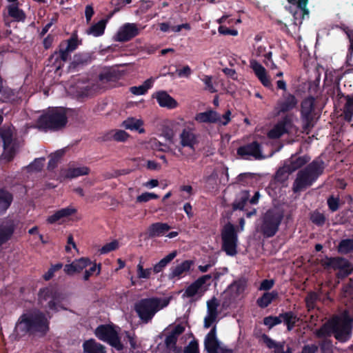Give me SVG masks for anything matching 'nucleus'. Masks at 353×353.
<instances>
[{
	"label": "nucleus",
	"mask_w": 353,
	"mask_h": 353,
	"mask_svg": "<svg viewBox=\"0 0 353 353\" xmlns=\"http://www.w3.org/2000/svg\"><path fill=\"white\" fill-rule=\"evenodd\" d=\"M338 252L347 254L353 251V238L341 240L337 247Z\"/></svg>",
	"instance_id": "c03bdc74"
},
{
	"label": "nucleus",
	"mask_w": 353,
	"mask_h": 353,
	"mask_svg": "<svg viewBox=\"0 0 353 353\" xmlns=\"http://www.w3.org/2000/svg\"><path fill=\"white\" fill-rule=\"evenodd\" d=\"M100 81L103 82H115L118 81L121 77V74L116 70H108L101 72L99 76Z\"/></svg>",
	"instance_id": "79ce46f5"
},
{
	"label": "nucleus",
	"mask_w": 353,
	"mask_h": 353,
	"mask_svg": "<svg viewBox=\"0 0 353 353\" xmlns=\"http://www.w3.org/2000/svg\"><path fill=\"white\" fill-rule=\"evenodd\" d=\"M79 44L77 35H72L69 39L61 42L59 50L50 55V60L55 58V62H57L59 59L63 62L67 61L70 58L71 52L77 48Z\"/></svg>",
	"instance_id": "f8f14e48"
},
{
	"label": "nucleus",
	"mask_w": 353,
	"mask_h": 353,
	"mask_svg": "<svg viewBox=\"0 0 353 353\" xmlns=\"http://www.w3.org/2000/svg\"><path fill=\"white\" fill-rule=\"evenodd\" d=\"M310 221L317 226H322L325 224L326 218L325 215L316 210L310 213Z\"/></svg>",
	"instance_id": "09e8293b"
},
{
	"label": "nucleus",
	"mask_w": 353,
	"mask_h": 353,
	"mask_svg": "<svg viewBox=\"0 0 353 353\" xmlns=\"http://www.w3.org/2000/svg\"><path fill=\"white\" fill-rule=\"evenodd\" d=\"M292 126L291 118L286 115L283 117L268 134L270 139H279L282 135L289 132V128Z\"/></svg>",
	"instance_id": "f3484780"
},
{
	"label": "nucleus",
	"mask_w": 353,
	"mask_h": 353,
	"mask_svg": "<svg viewBox=\"0 0 353 353\" xmlns=\"http://www.w3.org/2000/svg\"><path fill=\"white\" fill-rule=\"evenodd\" d=\"M129 137V134L124 130H119L113 135V138L117 141H125Z\"/></svg>",
	"instance_id": "774afa93"
},
{
	"label": "nucleus",
	"mask_w": 353,
	"mask_h": 353,
	"mask_svg": "<svg viewBox=\"0 0 353 353\" xmlns=\"http://www.w3.org/2000/svg\"><path fill=\"white\" fill-rule=\"evenodd\" d=\"M140 30L136 23H126L120 28L115 35V40L119 42H127L138 36Z\"/></svg>",
	"instance_id": "4468645a"
},
{
	"label": "nucleus",
	"mask_w": 353,
	"mask_h": 353,
	"mask_svg": "<svg viewBox=\"0 0 353 353\" xmlns=\"http://www.w3.org/2000/svg\"><path fill=\"white\" fill-rule=\"evenodd\" d=\"M281 322L280 314L278 316H268L263 319V324L268 326L269 329H272L275 325L281 323Z\"/></svg>",
	"instance_id": "603ef678"
},
{
	"label": "nucleus",
	"mask_w": 353,
	"mask_h": 353,
	"mask_svg": "<svg viewBox=\"0 0 353 353\" xmlns=\"http://www.w3.org/2000/svg\"><path fill=\"white\" fill-rule=\"evenodd\" d=\"M154 80L150 78L145 80L143 83L139 86L130 87V92L134 95H143L145 94L148 90L151 88L153 85Z\"/></svg>",
	"instance_id": "ea45409f"
},
{
	"label": "nucleus",
	"mask_w": 353,
	"mask_h": 353,
	"mask_svg": "<svg viewBox=\"0 0 353 353\" xmlns=\"http://www.w3.org/2000/svg\"><path fill=\"white\" fill-rule=\"evenodd\" d=\"M50 323L46 314L39 310L23 313L16 322L13 335L17 340L26 336L43 337L50 331Z\"/></svg>",
	"instance_id": "f257e3e1"
},
{
	"label": "nucleus",
	"mask_w": 353,
	"mask_h": 353,
	"mask_svg": "<svg viewBox=\"0 0 353 353\" xmlns=\"http://www.w3.org/2000/svg\"><path fill=\"white\" fill-rule=\"evenodd\" d=\"M93 54L90 52H79L75 54L71 63V66L74 68L83 67L91 63L93 60Z\"/></svg>",
	"instance_id": "c85d7f7f"
},
{
	"label": "nucleus",
	"mask_w": 353,
	"mask_h": 353,
	"mask_svg": "<svg viewBox=\"0 0 353 353\" xmlns=\"http://www.w3.org/2000/svg\"><path fill=\"white\" fill-rule=\"evenodd\" d=\"M180 145L183 148H189L193 152L195 146L199 143V134L194 132V130L188 127L182 130L179 134Z\"/></svg>",
	"instance_id": "2eb2a0df"
},
{
	"label": "nucleus",
	"mask_w": 353,
	"mask_h": 353,
	"mask_svg": "<svg viewBox=\"0 0 353 353\" xmlns=\"http://www.w3.org/2000/svg\"><path fill=\"white\" fill-rule=\"evenodd\" d=\"M63 155V150H57L54 154L50 156V159L48 163V170L51 171L57 167L58 163Z\"/></svg>",
	"instance_id": "49530a36"
},
{
	"label": "nucleus",
	"mask_w": 353,
	"mask_h": 353,
	"mask_svg": "<svg viewBox=\"0 0 353 353\" xmlns=\"http://www.w3.org/2000/svg\"><path fill=\"white\" fill-rule=\"evenodd\" d=\"M16 227L17 223L12 219H6L0 223V247L11 239Z\"/></svg>",
	"instance_id": "a211bd4d"
},
{
	"label": "nucleus",
	"mask_w": 353,
	"mask_h": 353,
	"mask_svg": "<svg viewBox=\"0 0 353 353\" xmlns=\"http://www.w3.org/2000/svg\"><path fill=\"white\" fill-rule=\"evenodd\" d=\"M222 250L228 256L237 254L238 235L234 225L226 223L221 231Z\"/></svg>",
	"instance_id": "6e6552de"
},
{
	"label": "nucleus",
	"mask_w": 353,
	"mask_h": 353,
	"mask_svg": "<svg viewBox=\"0 0 353 353\" xmlns=\"http://www.w3.org/2000/svg\"><path fill=\"white\" fill-rule=\"evenodd\" d=\"M3 153L2 154V157L4 159H6L8 162H10L14 158L16 154V148L15 145L9 146L8 148H3Z\"/></svg>",
	"instance_id": "bf43d9fd"
},
{
	"label": "nucleus",
	"mask_w": 353,
	"mask_h": 353,
	"mask_svg": "<svg viewBox=\"0 0 353 353\" xmlns=\"http://www.w3.org/2000/svg\"><path fill=\"white\" fill-rule=\"evenodd\" d=\"M159 196L153 192H144L137 197V203H145L152 199H157Z\"/></svg>",
	"instance_id": "13d9d810"
},
{
	"label": "nucleus",
	"mask_w": 353,
	"mask_h": 353,
	"mask_svg": "<svg viewBox=\"0 0 353 353\" xmlns=\"http://www.w3.org/2000/svg\"><path fill=\"white\" fill-rule=\"evenodd\" d=\"M39 297L41 301H48L47 307L54 312H57L58 306L63 300V296L61 292L54 287H46L40 289Z\"/></svg>",
	"instance_id": "9b49d317"
},
{
	"label": "nucleus",
	"mask_w": 353,
	"mask_h": 353,
	"mask_svg": "<svg viewBox=\"0 0 353 353\" xmlns=\"http://www.w3.org/2000/svg\"><path fill=\"white\" fill-rule=\"evenodd\" d=\"M316 99L313 96H309L303 99L301 103V120L303 129L310 130L314 127L315 119Z\"/></svg>",
	"instance_id": "9d476101"
},
{
	"label": "nucleus",
	"mask_w": 353,
	"mask_h": 353,
	"mask_svg": "<svg viewBox=\"0 0 353 353\" xmlns=\"http://www.w3.org/2000/svg\"><path fill=\"white\" fill-rule=\"evenodd\" d=\"M261 337L263 342L265 344V345L269 349L274 348V351H276L278 349H282V344L283 343V342H276L266 334H263Z\"/></svg>",
	"instance_id": "8fccbe9b"
},
{
	"label": "nucleus",
	"mask_w": 353,
	"mask_h": 353,
	"mask_svg": "<svg viewBox=\"0 0 353 353\" xmlns=\"http://www.w3.org/2000/svg\"><path fill=\"white\" fill-rule=\"evenodd\" d=\"M192 265L193 261L192 260H185L175 267L172 268L169 274L170 279L181 276L183 273L188 272L190 270Z\"/></svg>",
	"instance_id": "2f4dec72"
},
{
	"label": "nucleus",
	"mask_w": 353,
	"mask_h": 353,
	"mask_svg": "<svg viewBox=\"0 0 353 353\" xmlns=\"http://www.w3.org/2000/svg\"><path fill=\"white\" fill-rule=\"evenodd\" d=\"M67 123L68 117L65 109L58 107L48 109L37 121L40 128L54 131L62 129Z\"/></svg>",
	"instance_id": "20e7f679"
},
{
	"label": "nucleus",
	"mask_w": 353,
	"mask_h": 353,
	"mask_svg": "<svg viewBox=\"0 0 353 353\" xmlns=\"http://www.w3.org/2000/svg\"><path fill=\"white\" fill-rule=\"evenodd\" d=\"M177 252L172 251L169 254L161 259L153 267V272L158 274L163 270V269L176 256Z\"/></svg>",
	"instance_id": "e433bc0d"
},
{
	"label": "nucleus",
	"mask_w": 353,
	"mask_h": 353,
	"mask_svg": "<svg viewBox=\"0 0 353 353\" xmlns=\"http://www.w3.org/2000/svg\"><path fill=\"white\" fill-rule=\"evenodd\" d=\"M219 303L215 297H213L210 301H208V314L218 315L217 307Z\"/></svg>",
	"instance_id": "680f3d73"
},
{
	"label": "nucleus",
	"mask_w": 353,
	"mask_h": 353,
	"mask_svg": "<svg viewBox=\"0 0 353 353\" xmlns=\"http://www.w3.org/2000/svg\"><path fill=\"white\" fill-rule=\"evenodd\" d=\"M92 264V261L89 258L82 257L79 259L74 260L72 263L67 264L64 266V272L68 275H72L74 273L80 272L84 268Z\"/></svg>",
	"instance_id": "4be33fe9"
},
{
	"label": "nucleus",
	"mask_w": 353,
	"mask_h": 353,
	"mask_svg": "<svg viewBox=\"0 0 353 353\" xmlns=\"http://www.w3.org/2000/svg\"><path fill=\"white\" fill-rule=\"evenodd\" d=\"M280 317L282 321L286 325L288 331H291L299 321L297 316L292 311L281 313Z\"/></svg>",
	"instance_id": "c9c22d12"
},
{
	"label": "nucleus",
	"mask_w": 353,
	"mask_h": 353,
	"mask_svg": "<svg viewBox=\"0 0 353 353\" xmlns=\"http://www.w3.org/2000/svg\"><path fill=\"white\" fill-rule=\"evenodd\" d=\"M338 320L340 322V324L347 327L352 330L353 327V316H351L347 311H345L341 318L338 317Z\"/></svg>",
	"instance_id": "3c124183"
},
{
	"label": "nucleus",
	"mask_w": 353,
	"mask_h": 353,
	"mask_svg": "<svg viewBox=\"0 0 353 353\" xmlns=\"http://www.w3.org/2000/svg\"><path fill=\"white\" fill-rule=\"evenodd\" d=\"M250 66L263 85L265 88H271L272 87V84L267 75V72L265 68L256 60L250 61Z\"/></svg>",
	"instance_id": "aec40b11"
},
{
	"label": "nucleus",
	"mask_w": 353,
	"mask_h": 353,
	"mask_svg": "<svg viewBox=\"0 0 353 353\" xmlns=\"http://www.w3.org/2000/svg\"><path fill=\"white\" fill-rule=\"evenodd\" d=\"M204 347L208 353H216L221 347L220 342L216 337V326H214L205 336Z\"/></svg>",
	"instance_id": "412c9836"
},
{
	"label": "nucleus",
	"mask_w": 353,
	"mask_h": 353,
	"mask_svg": "<svg viewBox=\"0 0 353 353\" xmlns=\"http://www.w3.org/2000/svg\"><path fill=\"white\" fill-rule=\"evenodd\" d=\"M319 347L322 353H331L332 351V343L330 339H323L319 343Z\"/></svg>",
	"instance_id": "e2e57ef3"
},
{
	"label": "nucleus",
	"mask_w": 353,
	"mask_h": 353,
	"mask_svg": "<svg viewBox=\"0 0 353 353\" xmlns=\"http://www.w3.org/2000/svg\"><path fill=\"white\" fill-rule=\"evenodd\" d=\"M283 97L284 100L279 101L276 108L278 114L293 110L298 103L296 97L292 94L288 93L284 95Z\"/></svg>",
	"instance_id": "5701e85b"
},
{
	"label": "nucleus",
	"mask_w": 353,
	"mask_h": 353,
	"mask_svg": "<svg viewBox=\"0 0 353 353\" xmlns=\"http://www.w3.org/2000/svg\"><path fill=\"white\" fill-rule=\"evenodd\" d=\"M319 297L316 292H310L306 296L305 299L306 307L308 312H311L316 307V303L319 300Z\"/></svg>",
	"instance_id": "a18cd8bd"
},
{
	"label": "nucleus",
	"mask_w": 353,
	"mask_h": 353,
	"mask_svg": "<svg viewBox=\"0 0 353 353\" xmlns=\"http://www.w3.org/2000/svg\"><path fill=\"white\" fill-rule=\"evenodd\" d=\"M152 97L157 99L158 104L161 108L172 110L179 105L178 102L165 90L155 92Z\"/></svg>",
	"instance_id": "6ab92c4d"
},
{
	"label": "nucleus",
	"mask_w": 353,
	"mask_h": 353,
	"mask_svg": "<svg viewBox=\"0 0 353 353\" xmlns=\"http://www.w3.org/2000/svg\"><path fill=\"white\" fill-rule=\"evenodd\" d=\"M82 347L84 353H106L105 346L97 343L94 339L85 340Z\"/></svg>",
	"instance_id": "c756f323"
},
{
	"label": "nucleus",
	"mask_w": 353,
	"mask_h": 353,
	"mask_svg": "<svg viewBox=\"0 0 353 353\" xmlns=\"http://www.w3.org/2000/svg\"><path fill=\"white\" fill-rule=\"evenodd\" d=\"M327 205L332 212H336L339 208V199L335 198L333 196L327 199Z\"/></svg>",
	"instance_id": "338daca9"
},
{
	"label": "nucleus",
	"mask_w": 353,
	"mask_h": 353,
	"mask_svg": "<svg viewBox=\"0 0 353 353\" xmlns=\"http://www.w3.org/2000/svg\"><path fill=\"white\" fill-rule=\"evenodd\" d=\"M352 330V329L341 325L338 317H334L323 324V325L316 331L315 334L318 338H323L333 335L339 342L345 343L350 339Z\"/></svg>",
	"instance_id": "39448f33"
},
{
	"label": "nucleus",
	"mask_w": 353,
	"mask_h": 353,
	"mask_svg": "<svg viewBox=\"0 0 353 353\" xmlns=\"http://www.w3.org/2000/svg\"><path fill=\"white\" fill-rule=\"evenodd\" d=\"M278 298L279 292L276 290L266 292L256 300V304L261 308H265Z\"/></svg>",
	"instance_id": "473e14b6"
},
{
	"label": "nucleus",
	"mask_w": 353,
	"mask_h": 353,
	"mask_svg": "<svg viewBox=\"0 0 353 353\" xmlns=\"http://www.w3.org/2000/svg\"><path fill=\"white\" fill-rule=\"evenodd\" d=\"M201 287L202 285L199 283V282L197 280H196L186 288L185 292L183 294V296H186L188 298L193 297L198 293L199 290Z\"/></svg>",
	"instance_id": "de8ad7c7"
},
{
	"label": "nucleus",
	"mask_w": 353,
	"mask_h": 353,
	"mask_svg": "<svg viewBox=\"0 0 353 353\" xmlns=\"http://www.w3.org/2000/svg\"><path fill=\"white\" fill-rule=\"evenodd\" d=\"M101 265L94 263L88 270H86L84 272L83 280L88 281L89 279L93 274L97 272L96 274L99 275L101 272Z\"/></svg>",
	"instance_id": "4d7b16f0"
},
{
	"label": "nucleus",
	"mask_w": 353,
	"mask_h": 353,
	"mask_svg": "<svg viewBox=\"0 0 353 353\" xmlns=\"http://www.w3.org/2000/svg\"><path fill=\"white\" fill-rule=\"evenodd\" d=\"M325 163L320 158L314 159L303 169L299 171L293 183L292 190L296 193L311 186L323 173Z\"/></svg>",
	"instance_id": "f03ea898"
},
{
	"label": "nucleus",
	"mask_w": 353,
	"mask_h": 353,
	"mask_svg": "<svg viewBox=\"0 0 353 353\" xmlns=\"http://www.w3.org/2000/svg\"><path fill=\"white\" fill-rule=\"evenodd\" d=\"M8 16L17 22H23L26 19L25 12L19 8V3H12L7 6Z\"/></svg>",
	"instance_id": "7c9ffc66"
},
{
	"label": "nucleus",
	"mask_w": 353,
	"mask_h": 353,
	"mask_svg": "<svg viewBox=\"0 0 353 353\" xmlns=\"http://www.w3.org/2000/svg\"><path fill=\"white\" fill-rule=\"evenodd\" d=\"M201 80L205 85V90L209 91L211 93H214L217 91L213 86L212 76L204 75Z\"/></svg>",
	"instance_id": "69168bd1"
},
{
	"label": "nucleus",
	"mask_w": 353,
	"mask_h": 353,
	"mask_svg": "<svg viewBox=\"0 0 353 353\" xmlns=\"http://www.w3.org/2000/svg\"><path fill=\"white\" fill-rule=\"evenodd\" d=\"M3 148L14 145L13 142L12 134L10 131H5L1 134Z\"/></svg>",
	"instance_id": "052dcab7"
},
{
	"label": "nucleus",
	"mask_w": 353,
	"mask_h": 353,
	"mask_svg": "<svg viewBox=\"0 0 353 353\" xmlns=\"http://www.w3.org/2000/svg\"><path fill=\"white\" fill-rule=\"evenodd\" d=\"M346 103L343 107L344 119L350 122L353 117V95L344 96Z\"/></svg>",
	"instance_id": "a19ab883"
},
{
	"label": "nucleus",
	"mask_w": 353,
	"mask_h": 353,
	"mask_svg": "<svg viewBox=\"0 0 353 353\" xmlns=\"http://www.w3.org/2000/svg\"><path fill=\"white\" fill-rule=\"evenodd\" d=\"M90 171V168L87 166L69 168L66 170L65 176L68 179H73L80 176L88 175Z\"/></svg>",
	"instance_id": "4c0bfd02"
},
{
	"label": "nucleus",
	"mask_w": 353,
	"mask_h": 353,
	"mask_svg": "<svg viewBox=\"0 0 353 353\" xmlns=\"http://www.w3.org/2000/svg\"><path fill=\"white\" fill-rule=\"evenodd\" d=\"M236 152L239 156L244 159H250L249 157H252L255 159H263L261 145L256 141L240 146L238 148Z\"/></svg>",
	"instance_id": "ddd939ff"
},
{
	"label": "nucleus",
	"mask_w": 353,
	"mask_h": 353,
	"mask_svg": "<svg viewBox=\"0 0 353 353\" xmlns=\"http://www.w3.org/2000/svg\"><path fill=\"white\" fill-rule=\"evenodd\" d=\"M0 94V101L2 103H10L14 101L15 92L10 88H3V83H2Z\"/></svg>",
	"instance_id": "37998d69"
},
{
	"label": "nucleus",
	"mask_w": 353,
	"mask_h": 353,
	"mask_svg": "<svg viewBox=\"0 0 353 353\" xmlns=\"http://www.w3.org/2000/svg\"><path fill=\"white\" fill-rule=\"evenodd\" d=\"M143 122L141 119L134 117H129L122 123V127L127 130L138 131L140 134L145 132V129L142 128Z\"/></svg>",
	"instance_id": "72a5a7b5"
},
{
	"label": "nucleus",
	"mask_w": 353,
	"mask_h": 353,
	"mask_svg": "<svg viewBox=\"0 0 353 353\" xmlns=\"http://www.w3.org/2000/svg\"><path fill=\"white\" fill-rule=\"evenodd\" d=\"M171 300V297L158 298L151 297L141 299L134 305V310L139 319L145 323H149L155 314L167 307Z\"/></svg>",
	"instance_id": "7ed1b4c3"
},
{
	"label": "nucleus",
	"mask_w": 353,
	"mask_h": 353,
	"mask_svg": "<svg viewBox=\"0 0 353 353\" xmlns=\"http://www.w3.org/2000/svg\"><path fill=\"white\" fill-rule=\"evenodd\" d=\"M171 229V227L166 223L157 222L151 224L147 231L149 238L162 236Z\"/></svg>",
	"instance_id": "393cba45"
},
{
	"label": "nucleus",
	"mask_w": 353,
	"mask_h": 353,
	"mask_svg": "<svg viewBox=\"0 0 353 353\" xmlns=\"http://www.w3.org/2000/svg\"><path fill=\"white\" fill-rule=\"evenodd\" d=\"M292 172H290V168L286 165L285 163H284V165L279 168L276 172L274 176V180L276 183L283 184L288 181L289 175Z\"/></svg>",
	"instance_id": "58836bf2"
},
{
	"label": "nucleus",
	"mask_w": 353,
	"mask_h": 353,
	"mask_svg": "<svg viewBox=\"0 0 353 353\" xmlns=\"http://www.w3.org/2000/svg\"><path fill=\"white\" fill-rule=\"evenodd\" d=\"M283 216V211L278 208H270L263 214L259 231L265 238H271L276 234Z\"/></svg>",
	"instance_id": "423d86ee"
},
{
	"label": "nucleus",
	"mask_w": 353,
	"mask_h": 353,
	"mask_svg": "<svg viewBox=\"0 0 353 353\" xmlns=\"http://www.w3.org/2000/svg\"><path fill=\"white\" fill-rule=\"evenodd\" d=\"M178 337L171 332L165 337V344L167 348L175 351L177 349L176 342Z\"/></svg>",
	"instance_id": "5fc2aeb1"
},
{
	"label": "nucleus",
	"mask_w": 353,
	"mask_h": 353,
	"mask_svg": "<svg viewBox=\"0 0 353 353\" xmlns=\"http://www.w3.org/2000/svg\"><path fill=\"white\" fill-rule=\"evenodd\" d=\"M152 272H153V268L144 269L141 262L137 265V277L139 279H149Z\"/></svg>",
	"instance_id": "864d4df0"
},
{
	"label": "nucleus",
	"mask_w": 353,
	"mask_h": 353,
	"mask_svg": "<svg viewBox=\"0 0 353 353\" xmlns=\"http://www.w3.org/2000/svg\"><path fill=\"white\" fill-rule=\"evenodd\" d=\"M195 120L199 123H216L221 121V116L217 112L209 110L196 114Z\"/></svg>",
	"instance_id": "cd10ccee"
},
{
	"label": "nucleus",
	"mask_w": 353,
	"mask_h": 353,
	"mask_svg": "<svg viewBox=\"0 0 353 353\" xmlns=\"http://www.w3.org/2000/svg\"><path fill=\"white\" fill-rule=\"evenodd\" d=\"M76 212L77 209L72 206L61 208L49 216L47 219V222L50 224H54L63 218H68L74 214Z\"/></svg>",
	"instance_id": "bb28decb"
},
{
	"label": "nucleus",
	"mask_w": 353,
	"mask_h": 353,
	"mask_svg": "<svg viewBox=\"0 0 353 353\" xmlns=\"http://www.w3.org/2000/svg\"><path fill=\"white\" fill-rule=\"evenodd\" d=\"M250 192L248 190L241 191L236 196L232 204V208L234 211L242 210L246 211L245 215L247 218H250L256 214V210L252 208L250 211H247L245 208L247 203L249 202Z\"/></svg>",
	"instance_id": "dca6fc26"
},
{
	"label": "nucleus",
	"mask_w": 353,
	"mask_h": 353,
	"mask_svg": "<svg viewBox=\"0 0 353 353\" xmlns=\"http://www.w3.org/2000/svg\"><path fill=\"white\" fill-rule=\"evenodd\" d=\"M184 353H199V343L196 340L191 341L189 344L185 347Z\"/></svg>",
	"instance_id": "0e129e2a"
},
{
	"label": "nucleus",
	"mask_w": 353,
	"mask_h": 353,
	"mask_svg": "<svg viewBox=\"0 0 353 353\" xmlns=\"http://www.w3.org/2000/svg\"><path fill=\"white\" fill-rule=\"evenodd\" d=\"M14 200L12 192L6 188H0V215L4 214L10 208Z\"/></svg>",
	"instance_id": "a878e982"
},
{
	"label": "nucleus",
	"mask_w": 353,
	"mask_h": 353,
	"mask_svg": "<svg viewBox=\"0 0 353 353\" xmlns=\"http://www.w3.org/2000/svg\"><path fill=\"white\" fill-rule=\"evenodd\" d=\"M94 334L99 340L108 343L118 351L124 349L119 334L112 325H100L96 328Z\"/></svg>",
	"instance_id": "1a4fd4ad"
},
{
	"label": "nucleus",
	"mask_w": 353,
	"mask_h": 353,
	"mask_svg": "<svg viewBox=\"0 0 353 353\" xmlns=\"http://www.w3.org/2000/svg\"><path fill=\"white\" fill-rule=\"evenodd\" d=\"M310 159L311 157L307 154H305L303 156L292 154L290 158L285 162V163L290 168V172H294L305 165L309 163Z\"/></svg>",
	"instance_id": "b1692460"
},
{
	"label": "nucleus",
	"mask_w": 353,
	"mask_h": 353,
	"mask_svg": "<svg viewBox=\"0 0 353 353\" xmlns=\"http://www.w3.org/2000/svg\"><path fill=\"white\" fill-rule=\"evenodd\" d=\"M320 263L325 270H339L336 276L340 279L347 277L353 272V267L350 262L343 257L326 256L325 259L321 261Z\"/></svg>",
	"instance_id": "0eeeda50"
},
{
	"label": "nucleus",
	"mask_w": 353,
	"mask_h": 353,
	"mask_svg": "<svg viewBox=\"0 0 353 353\" xmlns=\"http://www.w3.org/2000/svg\"><path fill=\"white\" fill-rule=\"evenodd\" d=\"M119 248V242L117 240H114L110 243L105 244L99 250L101 254H105L112 251L116 250Z\"/></svg>",
	"instance_id": "6e6d98bb"
},
{
	"label": "nucleus",
	"mask_w": 353,
	"mask_h": 353,
	"mask_svg": "<svg viewBox=\"0 0 353 353\" xmlns=\"http://www.w3.org/2000/svg\"><path fill=\"white\" fill-rule=\"evenodd\" d=\"M109 18L110 17L106 19H102L97 23L91 26L87 30V33L96 37L102 36L104 34Z\"/></svg>",
	"instance_id": "f704fd0d"
}]
</instances>
